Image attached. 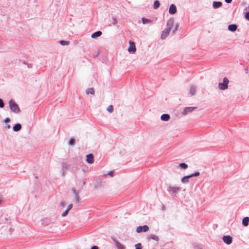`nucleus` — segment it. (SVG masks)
Segmentation results:
<instances>
[{
    "instance_id": "obj_1",
    "label": "nucleus",
    "mask_w": 249,
    "mask_h": 249,
    "mask_svg": "<svg viewBox=\"0 0 249 249\" xmlns=\"http://www.w3.org/2000/svg\"><path fill=\"white\" fill-rule=\"evenodd\" d=\"M9 107L11 111L16 114H18L20 112L21 110L18 105L13 100H10L9 101Z\"/></svg>"
},
{
    "instance_id": "obj_2",
    "label": "nucleus",
    "mask_w": 249,
    "mask_h": 249,
    "mask_svg": "<svg viewBox=\"0 0 249 249\" xmlns=\"http://www.w3.org/2000/svg\"><path fill=\"white\" fill-rule=\"evenodd\" d=\"M180 190V188L178 187H173L169 186L167 188V191L169 194L174 197H176L177 194Z\"/></svg>"
},
{
    "instance_id": "obj_3",
    "label": "nucleus",
    "mask_w": 249,
    "mask_h": 249,
    "mask_svg": "<svg viewBox=\"0 0 249 249\" xmlns=\"http://www.w3.org/2000/svg\"><path fill=\"white\" fill-rule=\"evenodd\" d=\"M200 175V173L199 172H196L194 173L191 174L189 175L186 176L182 178L181 179V181L182 183L185 184L189 182V179L191 178L194 177H197Z\"/></svg>"
},
{
    "instance_id": "obj_4",
    "label": "nucleus",
    "mask_w": 249,
    "mask_h": 249,
    "mask_svg": "<svg viewBox=\"0 0 249 249\" xmlns=\"http://www.w3.org/2000/svg\"><path fill=\"white\" fill-rule=\"evenodd\" d=\"M229 79L227 77L223 78V81L222 83H219L218 84V88L221 90H225L228 88Z\"/></svg>"
},
{
    "instance_id": "obj_5",
    "label": "nucleus",
    "mask_w": 249,
    "mask_h": 249,
    "mask_svg": "<svg viewBox=\"0 0 249 249\" xmlns=\"http://www.w3.org/2000/svg\"><path fill=\"white\" fill-rule=\"evenodd\" d=\"M223 242L227 245H230L232 243V238L230 235H224L222 238Z\"/></svg>"
},
{
    "instance_id": "obj_6",
    "label": "nucleus",
    "mask_w": 249,
    "mask_h": 249,
    "mask_svg": "<svg viewBox=\"0 0 249 249\" xmlns=\"http://www.w3.org/2000/svg\"><path fill=\"white\" fill-rule=\"evenodd\" d=\"M112 240H113L117 249H125L124 246L120 243L118 241L113 238H112Z\"/></svg>"
},
{
    "instance_id": "obj_7",
    "label": "nucleus",
    "mask_w": 249,
    "mask_h": 249,
    "mask_svg": "<svg viewBox=\"0 0 249 249\" xmlns=\"http://www.w3.org/2000/svg\"><path fill=\"white\" fill-rule=\"evenodd\" d=\"M196 108V107H186L184 108L182 113L183 115H186L188 113L193 111Z\"/></svg>"
},
{
    "instance_id": "obj_8",
    "label": "nucleus",
    "mask_w": 249,
    "mask_h": 249,
    "mask_svg": "<svg viewBox=\"0 0 249 249\" xmlns=\"http://www.w3.org/2000/svg\"><path fill=\"white\" fill-rule=\"evenodd\" d=\"M174 23V20L173 18L169 19L167 22L166 29H168L169 30L171 31L172 28L173 27Z\"/></svg>"
},
{
    "instance_id": "obj_9",
    "label": "nucleus",
    "mask_w": 249,
    "mask_h": 249,
    "mask_svg": "<svg viewBox=\"0 0 249 249\" xmlns=\"http://www.w3.org/2000/svg\"><path fill=\"white\" fill-rule=\"evenodd\" d=\"M129 46L128 49V51L129 52H133L134 53L136 51V47H135V44L134 42L132 41H130L129 42Z\"/></svg>"
},
{
    "instance_id": "obj_10",
    "label": "nucleus",
    "mask_w": 249,
    "mask_h": 249,
    "mask_svg": "<svg viewBox=\"0 0 249 249\" xmlns=\"http://www.w3.org/2000/svg\"><path fill=\"white\" fill-rule=\"evenodd\" d=\"M177 11L176 6L174 4H171L169 9V13L171 15H174L176 13Z\"/></svg>"
},
{
    "instance_id": "obj_11",
    "label": "nucleus",
    "mask_w": 249,
    "mask_h": 249,
    "mask_svg": "<svg viewBox=\"0 0 249 249\" xmlns=\"http://www.w3.org/2000/svg\"><path fill=\"white\" fill-rule=\"evenodd\" d=\"M86 161L88 163L92 164L94 162V157L93 154H89L86 156Z\"/></svg>"
},
{
    "instance_id": "obj_12",
    "label": "nucleus",
    "mask_w": 249,
    "mask_h": 249,
    "mask_svg": "<svg viewBox=\"0 0 249 249\" xmlns=\"http://www.w3.org/2000/svg\"><path fill=\"white\" fill-rule=\"evenodd\" d=\"M170 31L168 29H165L164 30H163L161 35V38L163 39L167 37L169 35Z\"/></svg>"
},
{
    "instance_id": "obj_13",
    "label": "nucleus",
    "mask_w": 249,
    "mask_h": 249,
    "mask_svg": "<svg viewBox=\"0 0 249 249\" xmlns=\"http://www.w3.org/2000/svg\"><path fill=\"white\" fill-rule=\"evenodd\" d=\"M222 5V3L220 1H213V7L214 9L220 8Z\"/></svg>"
},
{
    "instance_id": "obj_14",
    "label": "nucleus",
    "mask_w": 249,
    "mask_h": 249,
    "mask_svg": "<svg viewBox=\"0 0 249 249\" xmlns=\"http://www.w3.org/2000/svg\"><path fill=\"white\" fill-rule=\"evenodd\" d=\"M237 28V25L235 24H230L228 26V30L231 32H235Z\"/></svg>"
},
{
    "instance_id": "obj_15",
    "label": "nucleus",
    "mask_w": 249,
    "mask_h": 249,
    "mask_svg": "<svg viewBox=\"0 0 249 249\" xmlns=\"http://www.w3.org/2000/svg\"><path fill=\"white\" fill-rule=\"evenodd\" d=\"M170 116L168 114H163L160 117V119L163 121H168L169 120Z\"/></svg>"
},
{
    "instance_id": "obj_16",
    "label": "nucleus",
    "mask_w": 249,
    "mask_h": 249,
    "mask_svg": "<svg viewBox=\"0 0 249 249\" xmlns=\"http://www.w3.org/2000/svg\"><path fill=\"white\" fill-rule=\"evenodd\" d=\"M102 33L101 31H98L97 32H95L94 33H93L92 35H91V37L92 38H97L98 37H99L100 36H101Z\"/></svg>"
},
{
    "instance_id": "obj_17",
    "label": "nucleus",
    "mask_w": 249,
    "mask_h": 249,
    "mask_svg": "<svg viewBox=\"0 0 249 249\" xmlns=\"http://www.w3.org/2000/svg\"><path fill=\"white\" fill-rule=\"evenodd\" d=\"M21 128V125L19 124H16L13 127V130L15 132L19 131Z\"/></svg>"
},
{
    "instance_id": "obj_18",
    "label": "nucleus",
    "mask_w": 249,
    "mask_h": 249,
    "mask_svg": "<svg viewBox=\"0 0 249 249\" xmlns=\"http://www.w3.org/2000/svg\"><path fill=\"white\" fill-rule=\"evenodd\" d=\"M249 224V217H245L242 219V224L244 226H247Z\"/></svg>"
},
{
    "instance_id": "obj_19",
    "label": "nucleus",
    "mask_w": 249,
    "mask_h": 249,
    "mask_svg": "<svg viewBox=\"0 0 249 249\" xmlns=\"http://www.w3.org/2000/svg\"><path fill=\"white\" fill-rule=\"evenodd\" d=\"M148 240L152 239L158 241L159 240V237L154 234H150L147 236Z\"/></svg>"
},
{
    "instance_id": "obj_20",
    "label": "nucleus",
    "mask_w": 249,
    "mask_h": 249,
    "mask_svg": "<svg viewBox=\"0 0 249 249\" xmlns=\"http://www.w3.org/2000/svg\"><path fill=\"white\" fill-rule=\"evenodd\" d=\"M196 88L195 86L192 85L190 86V94L191 95H194L196 94Z\"/></svg>"
},
{
    "instance_id": "obj_21",
    "label": "nucleus",
    "mask_w": 249,
    "mask_h": 249,
    "mask_svg": "<svg viewBox=\"0 0 249 249\" xmlns=\"http://www.w3.org/2000/svg\"><path fill=\"white\" fill-rule=\"evenodd\" d=\"M178 167L181 169L185 170L188 168V165L185 163L182 162L179 164Z\"/></svg>"
},
{
    "instance_id": "obj_22",
    "label": "nucleus",
    "mask_w": 249,
    "mask_h": 249,
    "mask_svg": "<svg viewBox=\"0 0 249 249\" xmlns=\"http://www.w3.org/2000/svg\"><path fill=\"white\" fill-rule=\"evenodd\" d=\"M160 6V3L159 0H156L154 2L153 7L155 9H158Z\"/></svg>"
},
{
    "instance_id": "obj_23",
    "label": "nucleus",
    "mask_w": 249,
    "mask_h": 249,
    "mask_svg": "<svg viewBox=\"0 0 249 249\" xmlns=\"http://www.w3.org/2000/svg\"><path fill=\"white\" fill-rule=\"evenodd\" d=\"M86 93L87 94H93L94 93V89L93 88H88L86 90Z\"/></svg>"
},
{
    "instance_id": "obj_24",
    "label": "nucleus",
    "mask_w": 249,
    "mask_h": 249,
    "mask_svg": "<svg viewBox=\"0 0 249 249\" xmlns=\"http://www.w3.org/2000/svg\"><path fill=\"white\" fill-rule=\"evenodd\" d=\"M142 22L143 24H149V23H151V21L149 19H147V18H142Z\"/></svg>"
},
{
    "instance_id": "obj_25",
    "label": "nucleus",
    "mask_w": 249,
    "mask_h": 249,
    "mask_svg": "<svg viewBox=\"0 0 249 249\" xmlns=\"http://www.w3.org/2000/svg\"><path fill=\"white\" fill-rule=\"evenodd\" d=\"M60 43L62 46L68 45L70 44V42L69 41L66 40H60Z\"/></svg>"
},
{
    "instance_id": "obj_26",
    "label": "nucleus",
    "mask_w": 249,
    "mask_h": 249,
    "mask_svg": "<svg viewBox=\"0 0 249 249\" xmlns=\"http://www.w3.org/2000/svg\"><path fill=\"white\" fill-rule=\"evenodd\" d=\"M142 230L144 232H146L149 230V227L147 225L142 226Z\"/></svg>"
},
{
    "instance_id": "obj_27",
    "label": "nucleus",
    "mask_w": 249,
    "mask_h": 249,
    "mask_svg": "<svg viewBox=\"0 0 249 249\" xmlns=\"http://www.w3.org/2000/svg\"><path fill=\"white\" fill-rule=\"evenodd\" d=\"M107 110L110 112L111 113L113 111V107L112 105L109 106L107 108Z\"/></svg>"
},
{
    "instance_id": "obj_28",
    "label": "nucleus",
    "mask_w": 249,
    "mask_h": 249,
    "mask_svg": "<svg viewBox=\"0 0 249 249\" xmlns=\"http://www.w3.org/2000/svg\"><path fill=\"white\" fill-rule=\"evenodd\" d=\"M75 143V140L74 139H71L69 141V144L71 145H73Z\"/></svg>"
},
{
    "instance_id": "obj_29",
    "label": "nucleus",
    "mask_w": 249,
    "mask_h": 249,
    "mask_svg": "<svg viewBox=\"0 0 249 249\" xmlns=\"http://www.w3.org/2000/svg\"><path fill=\"white\" fill-rule=\"evenodd\" d=\"M136 231L138 233H140L142 231H143L142 230V226H140L139 227H138L136 229Z\"/></svg>"
},
{
    "instance_id": "obj_30",
    "label": "nucleus",
    "mask_w": 249,
    "mask_h": 249,
    "mask_svg": "<svg viewBox=\"0 0 249 249\" xmlns=\"http://www.w3.org/2000/svg\"><path fill=\"white\" fill-rule=\"evenodd\" d=\"M135 249H142V245L141 243H138L135 245Z\"/></svg>"
},
{
    "instance_id": "obj_31",
    "label": "nucleus",
    "mask_w": 249,
    "mask_h": 249,
    "mask_svg": "<svg viewBox=\"0 0 249 249\" xmlns=\"http://www.w3.org/2000/svg\"><path fill=\"white\" fill-rule=\"evenodd\" d=\"M179 26V24H176V26H175V29L173 30V34H175L176 33V31H177L178 30V28Z\"/></svg>"
},
{
    "instance_id": "obj_32",
    "label": "nucleus",
    "mask_w": 249,
    "mask_h": 249,
    "mask_svg": "<svg viewBox=\"0 0 249 249\" xmlns=\"http://www.w3.org/2000/svg\"><path fill=\"white\" fill-rule=\"evenodd\" d=\"M4 106L3 100L0 98V108H3Z\"/></svg>"
},
{
    "instance_id": "obj_33",
    "label": "nucleus",
    "mask_w": 249,
    "mask_h": 249,
    "mask_svg": "<svg viewBox=\"0 0 249 249\" xmlns=\"http://www.w3.org/2000/svg\"><path fill=\"white\" fill-rule=\"evenodd\" d=\"M69 212V211H68L67 210H66V211L63 213H62V214H61L62 216V217L66 216L68 214Z\"/></svg>"
},
{
    "instance_id": "obj_34",
    "label": "nucleus",
    "mask_w": 249,
    "mask_h": 249,
    "mask_svg": "<svg viewBox=\"0 0 249 249\" xmlns=\"http://www.w3.org/2000/svg\"><path fill=\"white\" fill-rule=\"evenodd\" d=\"M245 18L246 19H247V20H249V12H247L246 13V14H245Z\"/></svg>"
},
{
    "instance_id": "obj_35",
    "label": "nucleus",
    "mask_w": 249,
    "mask_h": 249,
    "mask_svg": "<svg viewBox=\"0 0 249 249\" xmlns=\"http://www.w3.org/2000/svg\"><path fill=\"white\" fill-rule=\"evenodd\" d=\"M72 204H71L68 205L67 209L66 210H67L68 211H69L72 208Z\"/></svg>"
},
{
    "instance_id": "obj_36",
    "label": "nucleus",
    "mask_w": 249,
    "mask_h": 249,
    "mask_svg": "<svg viewBox=\"0 0 249 249\" xmlns=\"http://www.w3.org/2000/svg\"><path fill=\"white\" fill-rule=\"evenodd\" d=\"M112 23L113 25H115L117 23V20L115 18H113Z\"/></svg>"
},
{
    "instance_id": "obj_37",
    "label": "nucleus",
    "mask_w": 249,
    "mask_h": 249,
    "mask_svg": "<svg viewBox=\"0 0 249 249\" xmlns=\"http://www.w3.org/2000/svg\"><path fill=\"white\" fill-rule=\"evenodd\" d=\"M72 192L75 196L78 195V193L77 192L76 190L75 189H72Z\"/></svg>"
},
{
    "instance_id": "obj_38",
    "label": "nucleus",
    "mask_w": 249,
    "mask_h": 249,
    "mask_svg": "<svg viewBox=\"0 0 249 249\" xmlns=\"http://www.w3.org/2000/svg\"><path fill=\"white\" fill-rule=\"evenodd\" d=\"M10 120L9 118H6L4 120V122L9 123L10 122Z\"/></svg>"
},
{
    "instance_id": "obj_39",
    "label": "nucleus",
    "mask_w": 249,
    "mask_h": 249,
    "mask_svg": "<svg viewBox=\"0 0 249 249\" xmlns=\"http://www.w3.org/2000/svg\"><path fill=\"white\" fill-rule=\"evenodd\" d=\"M75 200L77 203H78L79 201L78 195L75 196Z\"/></svg>"
},
{
    "instance_id": "obj_40",
    "label": "nucleus",
    "mask_w": 249,
    "mask_h": 249,
    "mask_svg": "<svg viewBox=\"0 0 249 249\" xmlns=\"http://www.w3.org/2000/svg\"><path fill=\"white\" fill-rule=\"evenodd\" d=\"M90 249H99V247L97 246H92Z\"/></svg>"
},
{
    "instance_id": "obj_41",
    "label": "nucleus",
    "mask_w": 249,
    "mask_h": 249,
    "mask_svg": "<svg viewBox=\"0 0 249 249\" xmlns=\"http://www.w3.org/2000/svg\"><path fill=\"white\" fill-rule=\"evenodd\" d=\"M225 1L227 3H231L232 1V0H225Z\"/></svg>"
},
{
    "instance_id": "obj_42",
    "label": "nucleus",
    "mask_w": 249,
    "mask_h": 249,
    "mask_svg": "<svg viewBox=\"0 0 249 249\" xmlns=\"http://www.w3.org/2000/svg\"><path fill=\"white\" fill-rule=\"evenodd\" d=\"M60 205L62 207H64L65 205V202H61L60 203Z\"/></svg>"
},
{
    "instance_id": "obj_43",
    "label": "nucleus",
    "mask_w": 249,
    "mask_h": 249,
    "mask_svg": "<svg viewBox=\"0 0 249 249\" xmlns=\"http://www.w3.org/2000/svg\"><path fill=\"white\" fill-rule=\"evenodd\" d=\"M3 199V196H0V204H1Z\"/></svg>"
},
{
    "instance_id": "obj_44",
    "label": "nucleus",
    "mask_w": 249,
    "mask_h": 249,
    "mask_svg": "<svg viewBox=\"0 0 249 249\" xmlns=\"http://www.w3.org/2000/svg\"><path fill=\"white\" fill-rule=\"evenodd\" d=\"M5 127L7 129H9L10 128V125L9 124H7L5 125Z\"/></svg>"
},
{
    "instance_id": "obj_45",
    "label": "nucleus",
    "mask_w": 249,
    "mask_h": 249,
    "mask_svg": "<svg viewBox=\"0 0 249 249\" xmlns=\"http://www.w3.org/2000/svg\"><path fill=\"white\" fill-rule=\"evenodd\" d=\"M67 164H66V163H63V168H67Z\"/></svg>"
},
{
    "instance_id": "obj_46",
    "label": "nucleus",
    "mask_w": 249,
    "mask_h": 249,
    "mask_svg": "<svg viewBox=\"0 0 249 249\" xmlns=\"http://www.w3.org/2000/svg\"><path fill=\"white\" fill-rule=\"evenodd\" d=\"M107 174L111 176L113 174V172L112 171H109L107 173Z\"/></svg>"
},
{
    "instance_id": "obj_47",
    "label": "nucleus",
    "mask_w": 249,
    "mask_h": 249,
    "mask_svg": "<svg viewBox=\"0 0 249 249\" xmlns=\"http://www.w3.org/2000/svg\"><path fill=\"white\" fill-rule=\"evenodd\" d=\"M27 66L28 68H32V65L31 64H28Z\"/></svg>"
},
{
    "instance_id": "obj_48",
    "label": "nucleus",
    "mask_w": 249,
    "mask_h": 249,
    "mask_svg": "<svg viewBox=\"0 0 249 249\" xmlns=\"http://www.w3.org/2000/svg\"><path fill=\"white\" fill-rule=\"evenodd\" d=\"M97 56V55H96L94 56V58H96V57Z\"/></svg>"
}]
</instances>
